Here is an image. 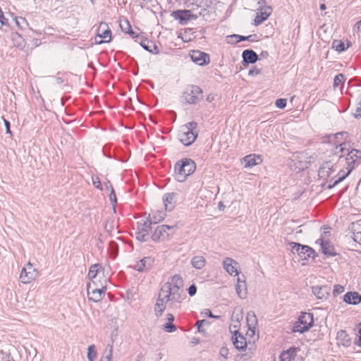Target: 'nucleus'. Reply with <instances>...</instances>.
I'll list each match as a JSON object with an SVG mask.
<instances>
[{"label": "nucleus", "mask_w": 361, "mask_h": 361, "mask_svg": "<svg viewBox=\"0 0 361 361\" xmlns=\"http://www.w3.org/2000/svg\"><path fill=\"white\" fill-rule=\"evenodd\" d=\"M246 336H244L240 331L231 333L233 344L238 350H245L249 343H254L259 338L257 318L252 312H247L246 315Z\"/></svg>", "instance_id": "nucleus-1"}, {"label": "nucleus", "mask_w": 361, "mask_h": 361, "mask_svg": "<svg viewBox=\"0 0 361 361\" xmlns=\"http://www.w3.org/2000/svg\"><path fill=\"white\" fill-rule=\"evenodd\" d=\"M343 171L341 167L338 166V161L333 160L324 162L318 171L319 180L321 186L328 189L333 188L342 180H338Z\"/></svg>", "instance_id": "nucleus-2"}, {"label": "nucleus", "mask_w": 361, "mask_h": 361, "mask_svg": "<svg viewBox=\"0 0 361 361\" xmlns=\"http://www.w3.org/2000/svg\"><path fill=\"white\" fill-rule=\"evenodd\" d=\"M183 281L182 278L176 275L161 287L159 295L169 300L172 303L180 302L183 300Z\"/></svg>", "instance_id": "nucleus-3"}, {"label": "nucleus", "mask_w": 361, "mask_h": 361, "mask_svg": "<svg viewBox=\"0 0 361 361\" xmlns=\"http://www.w3.org/2000/svg\"><path fill=\"white\" fill-rule=\"evenodd\" d=\"M109 273V267L108 265L99 264L92 265L88 271V278L90 279L88 284L99 286V288L106 287Z\"/></svg>", "instance_id": "nucleus-4"}, {"label": "nucleus", "mask_w": 361, "mask_h": 361, "mask_svg": "<svg viewBox=\"0 0 361 361\" xmlns=\"http://www.w3.org/2000/svg\"><path fill=\"white\" fill-rule=\"evenodd\" d=\"M361 158V152L357 149H351L348 152L345 157H339L338 166L341 167L343 171L338 180H343L349 176L355 167V163Z\"/></svg>", "instance_id": "nucleus-5"}, {"label": "nucleus", "mask_w": 361, "mask_h": 361, "mask_svg": "<svg viewBox=\"0 0 361 361\" xmlns=\"http://www.w3.org/2000/svg\"><path fill=\"white\" fill-rule=\"evenodd\" d=\"M314 314L310 312H300L293 322L291 331L294 334H303L314 326Z\"/></svg>", "instance_id": "nucleus-6"}, {"label": "nucleus", "mask_w": 361, "mask_h": 361, "mask_svg": "<svg viewBox=\"0 0 361 361\" xmlns=\"http://www.w3.org/2000/svg\"><path fill=\"white\" fill-rule=\"evenodd\" d=\"M198 133L197 131V123L190 122L187 124L179 126L177 137L184 146L192 145L197 139Z\"/></svg>", "instance_id": "nucleus-7"}, {"label": "nucleus", "mask_w": 361, "mask_h": 361, "mask_svg": "<svg viewBox=\"0 0 361 361\" xmlns=\"http://www.w3.org/2000/svg\"><path fill=\"white\" fill-rule=\"evenodd\" d=\"M164 214L163 213H159L158 217H155L154 216L153 213H152L149 214L148 219L138 222L136 238L140 242L146 241L151 230L152 221L156 224L157 221L162 220L164 219Z\"/></svg>", "instance_id": "nucleus-8"}, {"label": "nucleus", "mask_w": 361, "mask_h": 361, "mask_svg": "<svg viewBox=\"0 0 361 361\" xmlns=\"http://www.w3.org/2000/svg\"><path fill=\"white\" fill-rule=\"evenodd\" d=\"M196 169L195 162L190 159H183L176 164V179L178 182H183L192 174Z\"/></svg>", "instance_id": "nucleus-9"}, {"label": "nucleus", "mask_w": 361, "mask_h": 361, "mask_svg": "<svg viewBox=\"0 0 361 361\" xmlns=\"http://www.w3.org/2000/svg\"><path fill=\"white\" fill-rule=\"evenodd\" d=\"M39 272L35 265L30 261L24 264L18 275V281L23 285L33 283L38 277Z\"/></svg>", "instance_id": "nucleus-10"}, {"label": "nucleus", "mask_w": 361, "mask_h": 361, "mask_svg": "<svg viewBox=\"0 0 361 361\" xmlns=\"http://www.w3.org/2000/svg\"><path fill=\"white\" fill-rule=\"evenodd\" d=\"M292 250L297 254L298 259L303 266L306 265L311 258H314V251L307 245H302L297 243H291Z\"/></svg>", "instance_id": "nucleus-11"}, {"label": "nucleus", "mask_w": 361, "mask_h": 361, "mask_svg": "<svg viewBox=\"0 0 361 361\" xmlns=\"http://www.w3.org/2000/svg\"><path fill=\"white\" fill-rule=\"evenodd\" d=\"M202 97V89L196 85H189L182 92L180 101L183 103L192 104L196 103Z\"/></svg>", "instance_id": "nucleus-12"}, {"label": "nucleus", "mask_w": 361, "mask_h": 361, "mask_svg": "<svg viewBox=\"0 0 361 361\" xmlns=\"http://www.w3.org/2000/svg\"><path fill=\"white\" fill-rule=\"evenodd\" d=\"M111 31L105 22H101L98 26L94 42L97 44H107L111 42Z\"/></svg>", "instance_id": "nucleus-13"}, {"label": "nucleus", "mask_w": 361, "mask_h": 361, "mask_svg": "<svg viewBox=\"0 0 361 361\" xmlns=\"http://www.w3.org/2000/svg\"><path fill=\"white\" fill-rule=\"evenodd\" d=\"M222 267L224 271L231 276L238 277L240 274L239 263L231 257H225L222 260Z\"/></svg>", "instance_id": "nucleus-14"}, {"label": "nucleus", "mask_w": 361, "mask_h": 361, "mask_svg": "<svg viewBox=\"0 0 361 361\" xmlns=\"http://www.w3.org/2000/svg\"><path fill=\"white\" fill-rule=\"evenodd\" d=\"M330 233L329 231L324 232L320 238L315 242V244L320 246L323 254L329 256L335 255L334 248L329 242Z\"/></svg>", "instance_id": "nucleus-15"}, {"label": "nucleus", "mask_w": 361, "mask_h": 361, "mask_svg": "<svg viewBox=\"0 0 361 361\" xmlns=\"http://www.w3.org/2000/svg\"><path fill=\"white\" fill-rule=\"evenodd\" d=\"M240 162L244 169L251 170L254 167L261 165L263 162V159L259 154H250L242 158Z\"/></svg>", "instance_id": "nucleus-16"}, {"label": "nucleus", "mask_w": 361, "mask_h": 361, "mask_svg": "<svg viewBox=\"0 0 361 361\" xmlns=\"http://www.w3.org/2000/svg\"><path fill=\"white\" fill-rule=\"evenodd\" d=\"M106 288H99V286L87 284V293L88 299L94 302L101 301L104 297Z\"/></svg>", "instance_id": "nucleus-17"}, {"label": "nucleus", "mask_w": 361, "mask_h": 361, "mask_svg": "<svg viewBox=\"0 0 361 361\" xmlns=\"http://www.w3.org/2000/svg\"><path fill=\"white\" fill-rule=\"evenodd\" d=\"M173 305L174 304L170 302L169 300L163 298L162 296L159 295L154 307V312L156 317H161L164 312L171 309Z\"/></svg>", "instance_id": "nucleus-18"}, {"label": "nucleus", "mask_w": 361, "mask_h": 361, "mask_svg": "<svg viewBox=\"0 0 361 361\" xmlns=\"http://www.w3.org/2000/svg\"><path fill=\"white\" fill-rule=\"evenodd\" d=\"M243 317V312L241 307H235L233 310L229 329L231 333L236 332L240 329V322Z\"/></svg>", "instance_id": "nucleus-19"}, {"label": "nucleus", "mask_w": 361, "mask_h": 361, "mask_svg": "<svg viewBox=\"0 0 361 361\" xmlns=\"http://www.w3.org/2000/svg\"><path fill=\"white\" fill-rule=\"evenodd\" d=\"M173 231V227H171L164 224L158 226L153 232L152 238L154 241L164 239L171 235V231Z\"/></svg>", "instance_id": "nucleus-20"}, {"label": "nucleus", "mask_w": 361, "mask_h": 361, "mask_svg": "<svg viewBox=\"0 0 361 361\" xmlns=\"http://www.w3.org/2000/svg\"><path fill=\"white\" fill-rule=\"evenodd\" d=\"M293 166L295 170L300 171L307 168L308 161L307 156L302 153H297L292 159Z\"/></svg>", "instance_id": "nucleus-21"}, {"label": "nucleus", "mask_w": 361, "mask_h": 361, "mask_svg": "<svg viewBox=\"0 0 361 361\" xmlns=\"http://www.w3.org/2000/svg\"><path fill=\"white\" fill-rule=\"evenodd\" d=\"M272 9L270 6L261 7L257 12L256 16L254 20V25H259L264 21L267 20L271 16Z\"/></svg>", "instance_id": "nucleus-22"}, {"label": "nucleus", "mask_w": 361, "mask_h": 361, "mask_svg": "<svg viewBox=\"0 0 361 361\" xmlns=\"http://www.w3.org/2000/svg\"><path fill=\"white\" fill-rule=\"evenodd\" d=\"M235 290L239 298L245 299L247 295V288L245 280L241 279L239 276L237 277Z\"/></svg>", "instance_id": "nucleus-23"}, {"label": "nucleus", "mask_w": 361, "mask_h": 361, "mask_svg": "<svg viewBox=\"0 0 361 361\" xmlns=\"http://www.w3.org/2000/svg\"><path fill=\"white\" fill-rule=\"evenodd\" d=\"M349 230L352 233L353 240L361 245V219L353 222L349 227Z\"/></svg>", "instance_id": "nucleus-24"}, {"label": "nucleus", "mask_w": 361, "mask_h": 361, "mask_svg": "<svg viewBox=\"0 0 361 361\" xmlns=\"http://www.w3.org/2000/svg\"><path fill=\"white\" fill-rule=\"evenodd\" d=\"M190 57L192 61L198 66H204L209 62L208 55L199 51H192Z\"/></svg>", "instance_id": "nucleus-25"}, {"label": "nucleus", "mask_w": 361, "mask_h": 361, "mask_svg": "<svg viewBox=\"0 0 361 361\" xmlns=\"http://www.w3.org/2000/svg\"><path fill=\"white\" fill-rule=\"evenodd\" d=\"M343 302L350 305H357L361 302V295L355 291H350L343 295Z\"/></svg>", "instance_id": "nucleus-26"}, {"label": "nucleus", "mask_w": 361, "mask_h": 361, "mask_svg": "<svg viewBox=\"0 0 361 361\" xmlns=\"http://www.w3.org/2000/svg\"><path fill=\"white\" fill-rule=\"evenodd\" d=\"M172 16L179 20L181 24H185L191 18H195L191 12L188 10L176 11L173 12Z\"/></svg>", "instance_id": "nucleus-27"}, {"label": "nucleus", "mask_w": 361, "mask_h": 361, "mask_svg": "<svg viewBox=\"0 0 361 361\" xmlns=\"http://www.w3.org/2000/svg\"><path fill=\"white\" fill-rule=\"evenodd\" d=\"M11 39L13 45L19 50H23L26 47L25 40L23 37L18 32H12L11 35Z\"/></svg>", "instance_id": "nucleus-28"}, {"label": "nucleus", "mask_w": 361, "mask_h": 361, "mask_svg": "<svg viewBox=\"0 0 361 361\" xmlns=\"http://www.w3.org/2000/svg\"><path fill=\"white\" fill-rule=\"evenodd\" d=\"M351 45V42L348 40L343 42L340 39H334L332 42V48L335 51L338 53H342L345 51L349 47H350Z\"/></svg>", "instance_id": "nucleus-29"}, {"label": "nucleus", "mask_w": 361, "mask_h": 361, "mask_svg": "<svg viewBox=\"0 0 361 361\" xmlns=\"http://www.w3.org/2000/svg\"><path fill=\"white\" fill-rule=\"evenodd\" d=\"M297 348H290L281 353L280 355V361H295Z\"/></svg>", "instance_id": "nucleus-30"}, {"label": "nucleus", "mask_w": 361, "mask_h": 361, "mask_svg": "<svg viewBox=\"0 0 361 361\" xmlns=\"http://www.w3.org/2000/svg\"><path fill=\"white\" fill-rule=\"evenodd\" d=\"M243 61L244 63H255L258 56L257 54L252 50H245L242 54Z\"/></svg>", "instance_id": "nucleus-31"}, {"label": "nucleus", "mask_w": 361, "mask_h": 361, "mask_svg": "<svg viewBox=\"0 0 361 361\" xmlns=\"http://www.w3.org/2000/svg\"><path fill=\"white\" fill-rule=\"evenodd\" d=\"M312 293L319 300H326L329 293L325 287L316 286L312 288Z\"/></svg>", "instance_id": "nucleus-32"}, {"label": "nucleus", "mask_w": 361, "mask_h": 361, "mask_svg": "<svg viewBox=\"0 0 361 361\" xmlns=\"http://www.w3.org/2000/svg\"><path fill=\"white\" fill-rule=\"evenodd\" d=\"M119 25L122 32L129 34L133 38L138 37V35L132 30L130 22L128 20H121L119 22Z\"/></svg>", "instance_id": "nucleus-33"}, {"label": "nucleus", "mask_w": 361, "mask_h": 361, "mask_svg": "<svg viewBox=\"0 0 361 361\" xmlns=\"http://www.w3.org/2000/svg\"><path fill=\"white\" fill-rule=\"evenodd\" d=\"M175 196L176 195L174 193H168L163 197V202L166 210H171L173 209L176 204Z\"/></svg>", "instance_id": "nucleus-34"}, {"label": "nucleus", "mask_w": 361, "mask_h": 361, "mask_svg": "<svg viewBox=\"0 0 361 361\" xmlns=\"http://www.w3.org/2000/svg\"><path fill=\"white\" fill-rule=\"evenodd\" d=\"M191 264L195 269H202L206 264V259L202 255H197L192 258Z\"/></svg>", "instance_id": "nucleus-35"}, {"label": "nucleus", "mask_w": 361, "mask_h": 361, "mask_svg": "<svg viewBox=\"0 0 361 361\" xmlns=\"http://www.w3.org/2000/svg\"><path fill=\"white\" fill-rule=\"evenodd\" d=\"M336 340L339 345L348 346L350 343L349 336L345 331H340L337 333Z\"/></svg>", "instance_id": "nucleus-36"}, {"label": "nucleus", "mask_w": 361, "mask_h": 361, "mask_svg": "<svg viewBox=\"0 0 361 361\" xmlns=\"http://www.w3.org/2000/svg\"><path fill=\"white\" fill-rule=\"evenodd\" d=\"M151 264H152L151 259L145 257V258L140 259L139 262H137V264L135 265V269L138 271H144L151 266Z\"/></svg>", "instance_id": "nucleus-37"}, {"label": "nucleus", "mask_w": 361, "mask_h": 361, "mask_svg": "<svg viewBox=\"0 0 361 361\" xmlns=\"http://www.w3.org/2000/svg\"><path fill=\"white\" fill-rule=\"evenodd\" d=\"M166 320L167 322L164 325V329L166 332L171 333L176 331V326L173 324L174 320L173 315L171 313L166 314Z\"/></svg>", "instance_id": "nucleus-38"}, {"label": "nucleus", "mask_w": 361, "mask_h": 361, "mask_svg": "<svg viewBox=\"0 0 361 361\" xmlns=\"http://www.w3.org/2000/svg\"><path fill=\"white\" fill-rule=\"evenodd\" d=\"M13 20L16 27L19 30H24L28 25V23H27V20H25V18H24L23 17L13 16Z\"/></svg>", "instance_id": "nucleus-39"}, {"label": "nucleus", "mask_w": 361, "mask_h": 361, "mask_svg": "<svg viewBox=\"0 0 361 361\" xmlns=\"http://www.w3.org/2000/svg\"><path fill=\"white\" fill-rule=\"evenodd\" d=\"M87 359L88 361H95L97 358V351L94 345H90L87 350Z\"/></svg>", "instance_id": "nucleus-40"}, {"label": "nucleus", "mask_w": 361, "mask_h": 361, "mask_svg": "<svg viewBox=\"0 0 361 361\" xmlns=\"http://www.w3.org/2000/svg\"><path fill=\"white\" fill-rule=\"evenodd\" d=\"M106 188L109 190V200L112 204L113 210L115 211L116 204V197L113 190V188L111 185H106Z\"/></svg>", "instance_id": "nucleus-41"}, {"label": "nucleus", "mask_w": 361, "mask_h": 361, "mask_svg": "<svg viewBox=\"0 0 361 361\" xmlns=\"http://www.w3.org/2000/svg\"><path fill=\"white\" fill-rule=\"evenodd\" d=\"M141 46L145 50L149 52L150 54H157L159 53V49L155 45L149 47L144 43H141Z\"/></svg>", "instance_id": "nucleus-42"}, {"label": "nucleus", "mask_w": 361, "mask_h": 361, "mask_svg": "<svg viewBox=\"0 0 361 361\" xmlns=\"http://www.w3.org/2000/svg\"><path fill=\"white\" fill-rule=\"evenodd\" d=\"M287 100L286 99H279L276 101L275 105L280 109H283L286 106Z\"/></svg>", "instance_id": "nucleus-43"}, {"label": "nucleus", "mask_w": 361, "mask_h": 361, "mask_svg": "<svg viewBox=\"0 0 361 361\" xmlns=\"http://www.w3.org/2000/svg\"><path fill=\"white\" fill-rule=\"evenodd\" d=\"M345 290V288L343 286L337 284L334 286L333 293L334 295H340L343 293Z\"/></svg>", "instance_id": "nucleus-44"}, {"label": "nucleus", "mask_w": 361, "mask_h": 361, "mask_svg": "<svg viewBox=\"0 0 361 361\" xmlns=\"http://www.w3.org/2000/svg\"><path fill=\"white\" fill-rule=\"evenodd\" d=\"M0 25L1 26H6L8 25V19L4 16V14L0 8Z\"/></svg>", "instance_id": "nucleus-45"}, {"label": "nucleus", "mask_w": 361, "mask_h": 361, "mask_svg": "<svg viewBox=\"0 0 361 361\" xmlns=\"http://www.w3.org/2000/svg\"><path fill=\"white\" fill-rule=\"evenodd\" d=\"M343 79V75L342 74L337 75L334 80V88L337 87L342 82Z\"/></svg>", "instance_id": "nucleus-46"}, {"label": "nucleus", "mask_w": 361, "mask_h": 361, "mask_svg": "<svg viewBox=\"0 0 361 361\" xmlns=\"http://www.w3.org/2000/svg\"><path fill=\"white\" fill-rule=\"evenodd\" d=\"M260 74V70L256 67H253L248 71V75L256 76Z\"/></svg>", "instance_id": "nucleus-47"}, {"label": "nucleus", "mask_w": 361, "mask_h": 361, "mask_svg": "<svg viewBox=\"0 0 361 361\" xmlns=\"http://www.w3.org/2000/svg\"><path fill=\"white\" fill-rule=\"evenodd\" d=\"M196 292H197V288H196V286L192 284L191 285L188 289V295L190 296V297H192L194 296L195 294H196Z\"/></svg>", "instance_id": "nucleus-48"}, {"label": "nucleus", "mask_w": 361, "mask_h": 361, "mask_svg": "<svg viewBox=\"0 0 361 361\" xmlns=\"http://www.w3.org/2000/svg\"><path fill=\"white\" fill-rule=\"evenodd\" d=\"M354 116L356 118L361 117V101L356 106L355 111L354 112Z\"/></svg>", "instance_id": "nucleus-49"}, {"label": "nucleus", "mask_w": 361, "mask_h": 361, "mask_svg": "<svg viewBox=\"0 0 361 361\" xmlns=\"http://www.w3.org/2000/svg\"><path fill=\"white\" fill-rule=\"evenodd\" d=\"M357 345L361 348V323H360L357 326Z\"/></svg>", "instance_id": "nucleus-50"}, {"label": "nucleus", "mask_w": 361, "mask_h": 361, "mask_svg": "<svg viewBox=\"0 0 361 361\" xmlns=\"http://www.w3.org/2000/svg\"><path fill=\"white\" fill-rule=\"evenodd\" d=\"M231 37H235L236 39V42H240L241 41H244V40H246L248 39V37H243V36H241V35H233L232 36H231Z\"/></svg>", "instance_id": "nucleus-51"}, {"label": "nucleus", "mask_w": 361, "mask_h": 361, "mask_svg": "<svg viewBox=\"0 0 361 361\" xmlns=\"http://www.w3.org/2000/svg\"><path fill=\"white\" fill-rule=\"evenodd\" d=\"M4 126L6 128V132L7 134H9L11 135V131L10 130V124H9V122L6 120V119H4Z\"/></svg>", "instance_id": "nucleus-52"}, {"label": "nucleus", "mask_w": 361, "mask_h": 361, "mask_svg": "<svg viewBox=\"0 0 361 361\" xmlns=\"http://www.w3.org/2000/svg\"><path fill=\"white\" fill-rule=\"evenodd\" d=\"M204 314L210 318H215V319L219 318V316L212 314V312L209 310H205L204 312Z\"/></svg>", "instance_id": "nucleus-53"}, {"label": "nucleus", "mask_w": 361, "mask_h": 361, "mask_svg": "<svg viewBox=\"0 0 361 361\" xmlns=\"http://www.w3.org/2000/svg\"><path fill=\"white\" fill-rule=\"evenodd\" d=\"M205 322L204 320H200V321H197V323H196V326L197 327V330L199 332H203L204 333V331L202 330L201 329V326Z\"/></svg>", "instance_id": "nucleus-54"}, {"label": "nucleus", "mask_w": 361, "mask_h": 361, "mask_svg": "<svg viewBox=\"0 0 361 361\" xmlns=\"http://www.w3.org/2000/svg\"><path fill=\"white\" fill-rule=\"evenodd\" d=\"M131 100L139 106H143V104L140 102L136 95H133V97L131 98Z\"/></svg>", "instance_id": "nucleus-55"}, {"label": "nucleus", "mask_w": 361, "mask_h": 361, "mask_svg": "<svg viewBox=\"0 0 361 361\" xmlns=\"http://www.w3.org/2000/svg\"><path fill=\"white\" fill-rule=\"evenodd\" d=\"M336 153L343 152L344 151V145H340L336 147Z\"/></svg>", "instance_id": "nucleus-56"}, {"label": "nucleus", "mask_w": 361, "mask_h": 361, "mask_svg": "<svg viewBox=\"0 0 361 361\" xmlns=\"http://www.w3.org/2000/svg\"><path fill=\"white\" fill-rule=\"evenodd\" d=\"M355 27L357 30H361V20L356 23Z\"/></svg>", "instance_id": "nucleus-57"}, {"label": "nucleus", "mask_w": 361, "mask_h": 361, "mask_svg": "<svg viewBox=\"0 0 361 361\" xmlns=\"http://www.w3.org/2000/svg\"><path fill=\"white\" fill-rule=\"evenodd\" d=\"M93 184H94L97 188H99L102 189V185H101V183H100L99 180H97V182H93Z\"/></svg>", "instance_id": "nucleus-58"}, {"label": "nucleus", "mask_w": 361, "mask_h": 361, "mask_svg": "<svg viewBox=\"0 0 361 361\" xmlns=\"http://www.w3.org/2000/svg\"><path fill=\"white\" fill-rule=\"evenodd\" d=\"M319 8H320V10H322V11H324V10L326 9V6H325V4H321V5H320V6H319Z\"/></svg>", "instance_id": "nucleus-59"}, {"label": "nucleus", "mask_w": 361, "mask_h": 361, "mask_svg": "<svg viewBox=\"0 0 361 361\" xmlns=\"http://www.w3.org/2000/svg\"><path fill=\"white\" fill-rule=\"evenodd\" d=\"M111 353H110L109 355L106 357L107 361L111 360Z\"/></svg>", "instance_id": "nucleus-60"}, {"label": "nucleus", "mask_w": 361, "mask_h": 361, "mask_svg": "<svg viewBox=\"0 0 361 361\" xmlns=\"http://www.w3.org/2000/svg\"><path fill=\"white\" fill-rule=\"evenodd\" d=\"M207 100H208V101H209V102H211V101H212L211 98H209V97H208V98H207Z\"/></svg>", "instance_id": "nucleus-61"}, {"label": "nucleus", "mask_w": 361, "mask_h": 361, "mask_svg": "<svg viewBox=\"0 0 361 361\" xmlns=\"http://www.w3.org/2000/svg\"><path fill=\"white\" fill-rule=\"evenodd\" d=\"M207 100H208V101H209V102H211V101H212L211 98H209V97H208V98H207Z\"/></svg>", "instance_id": "nucleus-62"}, {"label": "nucleus", "mask_w": 361, "mask_h": 361, "mask_svg": "<svg viewBox=\"0 0 361 361\" xmlns=\"http://www.w3.org/2000/svg\"><path fill=\"white\" fill-rule=\"evenodd\" d=\"M8 361H13V360H8Z\"/></svg>", "instance_id": "nucleus-63"}]
</instances>
